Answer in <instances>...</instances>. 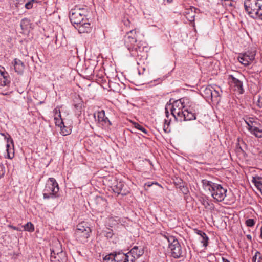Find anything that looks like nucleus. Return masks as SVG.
I'll list each match as a JSON object with an SVG mask.
<instances>
[{"label":"nucleus","instance_id":"obj_55","mask_svg":"<svg viewBox=\"0 0 262 262\" xmlns=\"http://www.w3.org/2000/svg\"><path fill=\"white\" fill-rule=\"evenodd\" d=\"M88 83H86V85L88 87L89 86H91V84L93 83V82L92 81H88Z\"/></svg>","mask_w":262,"mask_h":262},{"label":"nucleus","instance_id":"obj_48","mask_svg":"<svg viewBox=\"0 0 262 262\" xmlns=\"http://www.w3.org/2000/svg\"><path fill=\"white\" fill-rule=\"evenodd\" d=\"M185 15L187 16L191 14V7L189 9H186L185 11L184 12Z\"/></svg>","mask_w":262,"mask_h":262},{"label":"nucleus","instance_id":"obj_1","mask_svg":"<svg viewBox=\"0 0 262 262\" xmlns=\"http://www.w3.org/2000/svg\"><path fill=\"white\" fill-rule=\"evenodd\" d=\"M187 103H188V99L182 98L174 101L172 104H167L165 107L167 117L168 116V110H169L172 115L178 121L195 120L198 109L195 108V104L191 103L188 105Z\"/></svg>","mask_w":262,"mask_h":262},{"label":"nucleus","instance_id":"obj_30","mask_svg":"<svg viewBox=\"0 0 262 262\" xmlns=\"http://www.w3.org/2000/svg\"><path fill=\"white\" fill-rule=\"evenodd\" d=\"M24 229L25 231L28 232H33L34 231V227L31 222H28L24 226Z\"/></svg>","mask_w":262,"mask_h":262},{"label":"nucleus","instance_id":"obj_4","mask_svg":"<svg viewBox=\"0 0 262 262\" xmlns=\"http://www.w3.org/2000/svg\"><path fill=\"white\" fill-rule=\"evenodd\" d=\"M59 191V187L56 180L53 178H50L46 184L44 190L43 198H55Z\"/></svg>","mask_w":262,"mask_h":262},{"label":"nucleus","instance_id":"obj_10","mask_svg":"<svg viewBox=\"0 0 262 262\" xmlns=\"http://www.w3.org/2000/svg\"><path fill=\"white\" fill-rule=\"evenodd\" d=\"M9 77L0 79V94L3 95H8L9 94V86L10 83Z\"/></svg>","mask_w":262,"mask_h":262},{"label":"nucleus","instance_id":"obj_47","mask_svg":"<svg viewBox=\"0 0 262 262\" xmlns=\"http://www.w3.org/2000/svg\"><path fill=\"white\" fill-rule=\"evenodd\" d=\"M181 190H182L183 193L184 194H187V192H188V188L186 187H185L184 186L181 188Z\"/></svg>","mask_w":262,"mask_h":262},{"label":"nucleus","instance_id":"obj_53","mask_svg":"<svg viewBox=\"0 0 262 262\" xmlns=\"http://www.w3.org/2000/svg\"><path fill=\"white\" fill-rule=\"evenodd\" d=\"M256 262H262V255L259 256Z\"/></svg>","mask_w":262,"mask_h":262},{"label":"nucleus","instance_id":"obj_23","mask_svg":"<svg viewBox=\"0 0 262 262\" xmlns=\"http://www.w3.org/2000/svg\"><path fill=\"white\" fill-rule=\"evenodd\" d=\"M97 117L99 122H102L104 123L108 122L110 123L108 119L105 116V112L103 110L99 111L97 113Z\"/></svg>","mask_w":262,"mask_h":262},{"label":"nucleus","instance_id":"obj_56","mask_svg":"<svg viewBox=\"0 0 262 262\" xmlns=\"http://www.w3.org/2000/svg\"><path fill=\"white\" fill-rule=\"evenodd\" d=\"M200 232H202V231L201 230H196V233L201 236L202 235V234H201V233Z\"/></svg>","mask_w":262,"mask_h":262},{"label":"nucleus","instance_id":"obj_8","mask_svg":"<svg viewBox=\"0 0 262 262\" xmlns=\"http://www.w3.org/2000/svg\"><path fill=\"white\" fill-rule=\"evenodd\" d=\"M228 79L229 80L230 85L233 89V91L237 92L240 94L243 93L244 89L242 81L234 77L232 75L229 76Z\"/></svg>","mask_w":262,"mask_h":262},{"label":"nucleus","instance_id":"obj_36","mask_svg":"<svg viewBox=\"0 0 262 262\" xmlns=\"http://www.w3.org/2000/svg\"><path fill=\"white\" fill-rule=\"evenodd\" d=\"M91 233V230L90 227H86L83 229V237L88 238Z\"/></svg>","mask_w":262,"mask_h":262},{"label":"nucleus","instance_id":"obj_12","mask_svg":"<svg viewBox=\"0 0 262 262\" xmlns=\"http://www.w3.org/2000/svg\"><path fill=\"white\" fill-rule=\"evenodd\" d=\"M125 187V186L123 182H117V184L113 186V190L118 194L125 195L128 193V191L124 189Z\"/></svg>","mask_w":262,"mask_h":262},{"label":"nucleus","instance_id":"obj_25","mask_svg":"<svg viewBox=\"0 0 262 262\" xmlns=\"http://www.w3.org/2000/svg\"><path fill=\"white\" fill-rule=\"evenodd\" d=\"M94 67L93 66H89L86 68L84 73L85 75H83V78L88 79L93 75Z\"/></svg>","mask_w":262,"mask_h":262},{"label":"nucleus","instance_id":"obj_60","mask_svg":"<svg viewBox=\"0 0 262 262\" xmlns=\"http://www.w3.org/2000/svg\"><path fill=\"white\" fill-rule=\"evenodd\" d=\"M13 228L14 230H18V229H17V228H16V227H13Z\"/></svg>","mask_w":262,"mask_h":262},{"label":"nucleus","instance_id":"obj_14","mask_svg":"<svg viewBox=\"0 0 262 262\" xmlns=\"http://www.w3.org/2000/svg\"><path fill=\"white\" fill-rule=\"evenodd\" d=\"M113 259L115 262H129V255L122 252H115L113 253Z\"/></svg>","mask_w":262,"mask_h":262},{"label":"nucleus","instance_id":"obj_51","mask_svg":"<svg viewBox=\"0 0 262 262\" xmlns=\"http://www.w3.org/2000/svg\"><path fill=\"white\" fill-rule=\"evenodd\" d=\"M167 121L166 119H165L164 120V124H165L164 125V126H163V129L165 131V132H168L167 131L168 127L167 128L166 127V124L167 123Z\"/></svg>","mask_w":262,"mask_h":262},{"label":"nucleus","instance_id":"obj_26","mask_svg":"<svg viewBox=\"0 0 262 262\" xmlns=\"http://www.w3.org/2000/svg\"><path fill=\"white\" fill-rule=\"evenodd\" d=\"M30 20L28 18H24L21 20L20 27L23 30H27L30 27Z\"/></svg>","mask_w":262,"mask_h":262},{"label":"nucleus","instance_id":"obj_34","mask_svg":"<svg viewBox=\"0 0 262 262\" xmlns=\"http://www.w3.org/2000/svg\"><path fill=\"white\" fill-rule=\"evenodd\" d=\"M195 9V8L193 7H191V14L188 15L186 16V18L187 19L190 21H193L194 20V16L195 14L194 10Z\"/></svg>","mask_w":262,"mask_h":262},{"label":"nucleus","instance_id":"obj_46","mask_svg":"<svg viewBox=\"0 0 262 262\" xmlns=\"http://www.w3.org/2000/svg\"><path fill=\"white\" fill-rule=\"evenodd\" d=\"M5 174L4 167L2 164H0V178Z\"/></svg>","mask_w":262,"mask_h":262},{"label":"nucleus","instance_id":"obj_41","mask_svg":"<svg viewBox=\"0 0 262 262\" xmlns=\"http://www.w3.org/2000/svg\"><path fill=\"white\" fill-rule=\"evenodd\" d=\"M256 105L259 108H262V97L258 95L256 101Z\"/></svg>","mask_w":262,"mask_h":262},{"label":"nucleus","instance_id":"obj_11","mask_svg":"<svg viewBox=\"0 0 262 262\" xmlns=\"http://www.w3.org/2000/svg\"><path fill=\"white\" fill-rule=\"evenodd\" d=\"M144 253V251L142 248L139 249L138 246H134L128 253L132 255V258L130 260L131 262H133L135 259L138 258Z\"/></svg>","mask_w":262,"mask_h":262},{"label":"nucleus","instance_id":"obj_38","mask_svg":"<svg viewBox=\"0 0 262 262\" xmlns=\"http://www.w3.org/2000/svg\"><path fill=\"white\" fill-rule=\"evenodd\" d=\"M257 118H254L252 117H248L245 120V123L247 125V127H249L256 120Z\"/></svg>","mask_w":262,"mask_h":262},{"label":"nucleus","instance_id":"obj_39","mask_svg":"<svg viewBox=\"0 0 262 262\" xmlns=\"http://www.w3.org/2000/svg\"><path fill=\"white\" fill-rule=\"evenodd\" d=\"M245 224L248 227H253L255 224V220L253 219H247Z\"/></svg>","mask_w":262,"mask_h":262},{"label":"nucleus","instance_id":"obj_24","mask_svg":"<svg viewBox=\"0 0 262 262\" xmlns=\"http://www.w3.org/2000/svg\"><path fill=\"white\" fill-rule=\"evenodd\" d=\"M212 91H213V86L208 85L203 91V95L207 99L211 98Z\"/></svg>","mask_w":262,"mask_h":262},{"label":"nucleus","instance_id":"obj_7","mask_svg":"<svg viewBox=\"0 0 262 262\" xmlns=\"http://www.w3.org/2000/svg\"><path fill=\"white\" fill-rule=\"evenodd\" d=\"M227 189L217 184L211 192L212 198L217 202H222L226 196Z\"/></svg>","mask_w":262,"mask_h":262},{"label":"nucleus","instance_id":"obj_45","mask_svg":"<svg viewBox=\"0 0 262 262\" xmlns=\"http://www.w3.org/2000/svg\"><path fill=\"white\" fill-rule=\"evenodd\" d=\"M260 255H262L261 254V253H260V252L259 251H256L255 255L253 256V258H252V260L253 262H256L257 261V257H258Z\"/></svg>","mask_w":262,"mask_h":262},{"label":"nucleus","instance_id":"obj_57","mask_svg":"<svg viewBox=\"0 0 262 262\" xmlns=\"http://www.w3.org/2000/svg\"><path fill=\"white\" fill-rule=\"evenodd\" d=\"M260 237L262 239V226L260 228Z\"/></svg>","mask_w":262,"mask_h":262},{"label":"nucleus","instance_id":"obj_37","mask_svg":"<svg viewBox=\"0 0 262 262\" xmlns=\"http://www.w3.org/2000/svg\"><path fill=\"white\" fill-rule=\"evenodd\" d=\"M260 123H259V120L257 119L255 120V121L253 123L251 124L249 127H247V129L249 131L251 130L253 128H255L256 126H260Z\"/></svg>","mask_w":262,"mask_h":262},{"label":"nucleus","instance_id":"obj_17","mask_svg":"<svg viewBox=\"0 0 262 262\" xmlns=\"http://www.w3.org/2000/svg\"><path fill=\"white\" fill-rule=\"evenodd\" d=\"M7 144L6 147L8 157L10 159H12L14 156L13 141L10 136L9 138H7Z\"/></svg>","mask_w":262,"mask_h":262},{"label":"nucleus","instance_id":"obj_40","mask_svg":"<svg viewBox=\"0 0 262 262\" xmlns=\"http://www.w3.org/2000/svg\"><path fill=\"white\" fill-rule=\"evenodd\" d=\"M54 117L58 118L61 117L60 111L58 107H56L53 111Z\"/></svg>","mask_w":262,"mask_h":262},{"label":"nucleus","instance_id":"obj_18","mask_svg":"<svg viewBox=\"0 0 262 262\" xmlns=\"http://www.w3.org/2000/svg\"><path fill=\"white\" fill-rule=\"evenodd\" d=\"M95 202L99 210L105 208L107 204L106 200L101 196H96L95 198Z\"/></svg>","mask_w":262,"mask_h":262},{"label":"nucleus","instance_id":"obj_20","mask_svg":"<svg viewBox=\"0 0 262 262\" xmlns=\"http://www.w3.org/2000/svg\"><path fill=\"white\" fill-rule=\"evenodd\" d=\"M252 182L262 194V177L258 176L253 177Z\"/></svg>","mask_w":262,"mask_h":262},{"label":"nucleus","instance_id":"obj_13","mask_svg":"<svg viewBox=\"0 0 262 262\" xmlns=\"http://www.w3.org/2000/svg\"><path fill=\"white\" fill-rule=\"evenodd\" d=\"M211 99L212 101L219 103L220 101L221 95L222 91L220 86L215 85L213 86V91H212Z\"/></svg>","mask_w":262,"mask_h":262},{"label":"nucleus","instance_id":"obj_59","mask_svg":"<svg viewBox=\"0 0 262 262\" xmlns=\"http://www.w3.org/2000/svg\"><path fill=\"white\" fill-rule=\"evenodd\" d=\"M164 1H167L168 3H170L171 2H172V0H164Z\"/></svg>","mask_w":262,"mask_h":262},{"label":"nucleus","instance_id":"obj_42","mask_svg":"<svg viewBox=\"0 0 262 262\" xmlns=\"http://www.w3.org/2000/svg\"><path fill=\"white\" fill-rule=\"evenodd\" d=\"M4 68L0 66V74L3 76V78H5L6 77H9L7 72L4 71Z\"/></svg>","mask_w":262,"mask_h":262},{"label":"nucleus","instance_id":"obj_54","mask_svg":"<svg viewBox=\"0 0 262 262\" xmlns=\"http://www.w3.org/2000/svg\"><path fill=\"white\" fill-rule=\"evenodd\" d=\"M246 237L248 239H249L250 241L252 240V236L251 235H250V234L247 235Z\"/></svg>","mask_w":262,"mask_h":262},{"label":"nucleus","instance_id":"obj_29","mask_svg":"<svg viewBox=\"0 0 262 262\" xmlns=\"http://www.w3.org/2000/svg\"><path fill=\"white\" fill-rule=\"evenodd\" d=\"M202 234V236H200V241L203 244L204 247H206L208 245V237L207 235L203 232H200Z\"/></svg>","mask_w":262,"mask_h":262},{"label":"nucleus","instance_id":"obj_3","mask_svg":"<svg viewBox=\"0 0 262 262\" xmlns=\"http://www.w3.org/2000/svg\"><path fill=\"white\" fill-rule=\"evenodd\" d=\"M244 7L251 17L262 20V0H245Z\"/></svg>","mask_w":262,"mask_h":262},{"label":"nucleus","instance_id":"obj_6","mask_svg":"<svg viewBox=\"0 0 262 262\" xmlns=\"http://www.w3.org/2000/svg\"><path fill=\"white\" fill-rule=\"evenodd\" d=\"M65 259V253L63 252L61 246L57 242L55 247H52L51 252V261L63 262Z\"/></svg>","mask_w":262,"mask_h":262},{"label":"nucleus","instance_id":"obj_5","mask_svg":"<svg viewBox=\"0 0 262 262\" xmlns=\"http://www.w3.org/2000/svg\"><path fill=\"white\" fill-rule=\"evenodd\" d=\"M80 11V8L79 9H74L72 10L70 14V19L74 27L78 29L79 33H81L82 32L80 29L82 26V14Z\"/></svg>","mask_w":262,"mask_h":262},{"label":"nucleus","instance_id":"obj_22","mask_svg":"<svg viewBox=\"0 0 262 262\" xmlns=\"http://www.w3.org/2000/svg\"><path fill=\"white\" fill-rule=\"evenodd\" d=\"M250 133L258 138H262V126H256L251 130Z\"/></svg>","mask_w":262,"mask_h":262},{"label":"nucleus","instance_id":"obj_62","mask_svg":"<svg viewBox=\"0 0 262 262\" xmlns=\"http://www.w3.org/2000/svg\"><path fill=\"white\" fill-rule=\"evenodd\" d=\"M92 115H93V116L94 117H96V116H95V114H93Z\"/></svg>","mask_w":262,"mask_h":262},{"label":"nucleus","instance_id":"obj_21","mask_svg":"<svg viewBox=\"0 0 262 262\" xmlns=\"http://www.w3.org/2000/svg\"><path fill=\"white\" fill-rule=\"evenodd\" d=\"M162 236L167 241L169 245V248H170L171 246H173L179 243L178 240L176 239L174 236L170 235L167 233L164 234L162 235Z\"/></svg>","mask_w":262,"mask_h":262},{"label":"nucleus","instance_id":"obj_61","mask_svg":"<svg viewBox=\"0 0 262 262\" xmlns=\"http://www.w3.org/2000/svg\"><path fill=\"white\" fill-rule=\"evenodd\" d=\"M1 135L3 136H5V134L4 133H1Z\"/></svg>","mask_w":262,"mask_h":262},{"label":"nucleus","instance_id":"obj_19","mask_svg":"<svg viewBox=\"0 0 262 262\" xmlns=\"http://www.w3.org/2000/svg\"><path fill=\"white\" fill-rule=\"evenodd\" d=\"M201 182L204 189L205 190L209 191L210 193L215 185L217 184L216 183H213V182L209 181L207 179L202 180Z\"/></svg>","mask_w":262,"mask_h":262},{"label":"nucleus","instance_id":"obj_31","mask_svg":"<svg viewBox=\"0 0 262 262\" xmlns=\"http://www.w3.org/2000/svg\"><path fill=\"white\" fill-rule=\"evenodd\" d=\"M133 125H134V127L136 129L142 132L146 135H147L148 134V132L145 129V128L142 125L139 124L138 123L134 122Z\"/></svg>","mask_w":262,"mask_h":262},{"label":"nucleus","instance_id":"obj_58","mask_svg":"<svg viewBox=\"0 0 262 262\" xmlns=\"http://www.w3.org/2000/svg\"><path fill=\"white\" fill-rule=\"evenodd\" d=\"M223 260L224 262H229V260H228L227 259H225L224 258H223Z\"/></svg>","mask_w":262,"mask_h":262},{"label":"nucleus","instance_id":"obj_35","mask_svg":"<svg viewBox=\"0 0 262 262\" xmlns=\"http://www.w3.org/2000/svg\"><path fill=\"white\" fill-rule=\"evenodd\" d=\"M113 257V253L106 255L103 258V262H115Z\"/></svg>","mask_w":262,"mask_h":262},{"label":"nucleus","instance_id":"obj_50","mask_svg":"<svg viewBox=\"0 0 262 262\" xmlns=\"http://www.w3.org/2000/svg\"><path fill=\"white\" fill-rule=\"evenodd\" d=\"M61 133L63 136L67 135H68L69 134L68 132H66V130H64L63 128H61Z\"/></svg>","mask_w":262,"mask_h":262},{"label":"nucleus","instance_id":"obj_49","mask_svg":"<svg viewBox=\"0 0 262 262\" xmlns=\"http://www.w3.org/2000/svg\"><path fill=\"white\" fill-rule=\"evenodd\" d=\"M152 184L158 185V183L157 182L154 183V182H149L145 184V185H147L148 187L151 186Z\"/></svg>","mask_w":262,"mask_h":262},{"label":"nucleus","instance_id":"obj_28","mask_svg":"<svg viewBox=\"0 0 262 262\" xmlns=\"http://www.w3.org/2000/svg\"><path fill=\"white\" fill-rule=\"evenodd\" d=\"M75 113L78 117L80 116L82 111V103L81 102L74 104Z\"/></svg>","mask_w":262,"mask_h":262},{"label":"nucleus","instance_id":"obj_43","mask_svg":"<svg viewBox=\"0 0 262 262\" xmlns=\"http://www.w3.org/2000/svg\"><path fill=\"white\" fill-rule=\"evenodd\" d=\"M35 2V1L34 0H31L30 1H29L26 4H25V8L27 9H31L33 7V3Z\"/></svg>","mask_w":262,"mask_h":262},{"label":"nucleus","instance_id":"obj_9","mask_svg":"<svg viewBox=\"0 0 262 262\" xmlns=\"http://www.w3.org/2000/svg\"><path fill=\"white\" fill-rule=\"evenodd\" d=\"M254 59L255 54L250 52L241 54L238 57V61L245 66H249Z\"/></svg>","mask_w":262,"mask_h":262},{"label":"nucleus","instance_id":"obj_2","mask_svg":"<svg viewBox=\"0 0 262 262\" xmlns=\"http://www.w3.org/2000/svg\"><path fill=\"white\" fill-rule=\"evenodd\" d=\"M136 30L133 29L128 32L124 36V45L130 51L133 57L141 56L142 49L140 46L136 44L137 42Z\"/></svg>","mask_w":262,"mask_h":262},{"label":"nucleus","instance_id":"obj_16","mask_svg":"<svg viewBox=\"0 0 262 262\" xmlns=\"http://www.w3.org/2000/svg\"><path fill=\"white\" fill-rule=\"evenodd\" d=\"M169 248L171 251V254L173 257L179 258L181 256L182 251L179 243H178L173 246H171Z\"/></svg>","mask_w":262,"mask_h":262},{"label":"nucleus","instance_id":"obj_33","mask_svg":"<svg viewBox=\"0 0 262 262\" xmlns=\"http://www.w3.org/2000/svg\"><path fill=\"white\" fill-rule=\"evenodd\" d=\"M92 31V27L89 23H84L83 24V33H90Z\"/></svg>","mask_w":262,"mask_h":262},{"label":"nucleus","instance_id":"obj_27","mask_svg":"<svg viewBox=\"0 0 262 262\" xmlns=\"http://www.w3.org/2000/svg\"><path fill=\"white\" fill-rule=\"evenodd\" d=\"M202 204L206 209H211L213 207V204L209 202L207 199L202 198L200 199Z\"/></svg>","mask_w":262,"mask_h":262},{"label":"nucleus","instance_id":"obj_52","mask_svg":"<svg viewBox=\"0 0 262 262\" xmlns=\"http://www.w3.org/2000/svg\"><path fill=\"white\" fill-rule=\"evenodd\" d=\"M112 235H113L112 232L110 231V232H108L107 233L106 236L111 237Z\"/></svg>","mask_w":262,"mask_h":262},{"label":"nucleus","instance_id":"obj_15","mask_svg":"<svg viewBox=\"0 0 262 262\" xmlns=\"http://www.w3.org/2000/svg\"><path fill=\"white\" fill-rule=\"evenodd\" d=\"M13 64L15 71L18 74H22L25 69L24 63L20 60L15 58Z\"/></svg>","mask_w":262,"mask_h":262},{"label":"nucleus","instance_id":"obj_44","mask_svg":"<svg viewBox=\"0 0 262 262\" xmlns=\"http://www.w3.org/2000/svg\"><path fill=\"white\" fill-rule=\"evenodd\" d=\"M80 233H81V229L80 228H77V229L75 232V236L77 240H78V239L80 240Z\"/></svg>","mask_w":262,"mask_h":262},{"label":"nucleus","instance_id":"obj_32","mask_svg":"<svg viewBox=\"0 0 262 262\" xmlns=\"http://www.w3.org/2000/svg\"><path fill=\"white\" fill-rule=\"evenodd\" d=\"M54 120H55V124L56 126L60 127V128H62V127H65V126L64 125V123H63V120L61 119V117L60 118L59 117H58V118L54 117Z\"/></svg>","mask_w":262,"mask_h":262}]
</instances>
